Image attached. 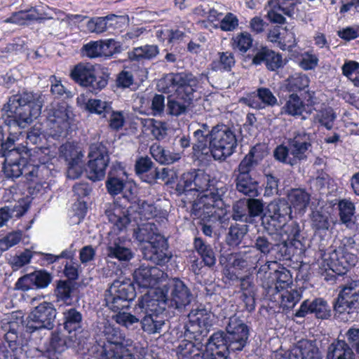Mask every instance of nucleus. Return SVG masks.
<instances>
[{"instance_id":"49","label":"nucleus","mask_w":359,"mask_h":359,"mask_svg":"<svg viewBox=\"0 0 359 359\" xmlns=\"http://www.w3.org/2000/svg\"><path fill=\"white\" fill-rule=\"evenodd\" d=\"M287 197L291 209L294 208L299 212L304 210L310 201V194L302 189H292Z\"/></svg>"},{"instance_id":"10","label":"nucleus","mask_w":359,"mask_h":359,"mask_svg":"<svg viewBox=\"0 0 359 359\" xmlns=\"http://www.w3.org/2000/svg\"><path fill=\"white\" fill-rule=\"evenodd\" d=\"M323 256L329 269L334 273L332 275L326 273V281L335 282L337 276H344L357 262V257L348 252L345 245L334 248L331 246L327 249V253L325 252Z\"/></svg>"},{"instance_id":"3","label":"nucleus","mask_w":359,"mask_h":359,"mask_svg":"<svg viewBox=\"0 0 359 359\" xmlns=\"http://www.w3.org/2000/svg\"><path fill=\"white\" fill-rule=\"evenodd\" d=\"M260 148L259 144L252 147L233 172L236 191L250 198H256L262 191L259 176L255 170L258 165L257 154Z\"/></svg>"},{"instance_id":"18","label":"nucleus","mask_w":359,"mask_h":359,"mask_svg":"<svg viewBox=\"0 0 359 359\" xmlns=\"http://www.w3.org/2000/svg\"><path fill=\"white\" fill-rule=\"evenodd\" d=\"M310 79L303 73L290 75L285 81L284 89L287 93H297L303 97L308 104H314L315 92L309 89Z\"/></svg>"},{"instance_id":"27","label":"nucleus","mask_w":359,"mask_h":359,"mask_svg":"<svg viewBox=\"0 0 359 359\" xmlns=\"http://www.w3.org/2000/svg\"><path fill=\"white\" fill-rule=\"evenodd\" d=\"M164 275V271L156 266L142 265L135 271L134 280L141 287H154L162 280Z\"/></svg>"},{"instance_id":"58","label":"nucleus","mask_w":359,"mask_h":359,"mask_svg":"<svg viewBox=\"0 0 359 359\" xmlns=\"http://www.w3.org/2000/svg\"><path fill=\"white\" fill-rule=\"evenodd\" d=\"M280 295V306L283 310L293 309L302 298V291L297 289H288L281 292Z\"/></svg>"},{"instance_id":"60","label":"nucleus","mask_w":359,"mask_h":359,"mask_svg":"<svg viewBox=\"0 0 359 359\" xmlns=\"http://www.w3.org/2000/svg\"><path fill=\"white\" fill-rule=\"evenodd\" d=\"M195 142L193 144V154L195 156L199 157L204 154V151L209 148L208 144L209 143L210 135L205 133L201 129H198L194 133Z\"/></svg>"},{"instance_id":"34","label":"nucleus","mask_w":359,"mask_h":359,"mask_svg":"<svg viewBox=\"0 0 359 359\" xmlns=\"http://www.w3.org/2000/svg\"><path fill=\"white\" fill-rule=\"evenodd\" d=\"M282 359H322V355L315 341L302 339L297 342L295 353Z\"/></svg>"},{"instance_id":"32","label":"nucleus","mask_w":359,"mask_h":359,"mask_svg":"<svg viewBox=\"0 0 359 359\" xmlns=\"http://www.w3.org/2000/svg\"><path fill=\"white\" fill-rule=\"evenodd\" d=\"M239 298L245 304V308L249 312L255 309L256 287L251 276L241 277L239 281Z\"/></svg>"},{"instance_id":"23","label":"nucleus","mask_w":359,"mask_h":359,"mask_svg":"<svg viewBox=\"0 0 359 359\" xmlns=\"http://www.w3.org/2000/svg\"><path fill=\"white\" fill-rule=\"evenodd\" d=\"M70 107L66 102L58 103L57 106L50 110L48 121L50 127L55 133L61 134L70 126Z\"/></svg>"},{"instance_id":"45","label":"nucleus","mask_w":359,"mask_h":359,"mask_svg":"<svg viewBox=\"0 0 359 359\" xmlns=\"http://www.w3.org/2000/svg\"><path fill=\"white\" fill-rule=\"evenodd\" d=\"M149 151L154 160L161 165L172 164L181 158L180 154L171 152L158 143H154Z\"/></svg>"},{"instance_id":"52","label":"nucleus","mask_w":359,"mask_h":359,"mask_svg":"<svg viewBox=\"0 0 359 359\" xmlns=\"http://www.w3.org/2000/svg\"><path fill=\"white\" fill-rule=\"evenodd\" d=\"M60 156L68 163V175L71 177L74 166L78 163L79 156L76 147L72 142H67L60 148Z\"/></svg>"},{"instance_id":"39","label":"nucleus","mask_w":359,"mask_h":359,"mask_svg":"<svg viewBox=\"0 0 359 359\" xmlns=\"http://www.w3.org/2000/svg\"><path fill=\"white\" fill-rule=\"evenodd\" d=\"M137 70H139V68H134L132 63L129 61L125 69L120 72L117 75L116 80L117 86L126 88L133 84L135 79L144 81L147 78V74L141 76Z\"/></svg>"},{"instance_id":"56","label":"nucleus","mask_w":359,"mask_h":359,"mask_svg":"<svg viewBox=\"0 0 359 359\" xmlns=\"http://www.w3.org/2000/svg\"><path fill=\"white\" fill-rule=\"evenodd\" d=\"M106 292L114 296L134 299L135 297V287L133 284L115 280L107 290Z\"/></svg>"},{"instance_id":"1","label":"nucleus","mask_w":359,"mask_h":359,"mask_svg":"<svg viewBox=\"0 0 359 359\" xmlns=\"http://www.w3.org/2000/svg\"><path fill=\"white\" fill-rule=\"evenodd\" d=\"M226 330V333H213L205 349L201 342L182 341L177 347V359H227L230 352L242 351L248 341V326L238 318H230Z\"/></svg>"},{"instance_id":"62","label":"nucleus","mask_w":359,"mask_h":359,"mask_svg":"<svg viewBox=\"0 0 359 359\" xmlns=\"http://www.w3.org/2000/svg\"><path fill=\"white\" fill-rule=\"evenodd\" d=\"M239 25L238 17L233 13L228 12L220 20L219 23L214 25L215 29H220L223 32H233Z\"/></svg>"},{"instance_id":"14","label":"nucleus","mask_w":359,"mask_h":359,"mask_svg":"<svg viewBox=\"0 0 359 359\" xmlns=\"http://www.w3.org/2000/svg\"><path fill=\"white\" fill-rule=\"evenodd\" d=\"M167 307L168 308V299L161 287H156L138 298L134 312L137 316H143L144 313L163 315Z\"/></svg>"},{"instance_id":"38","label":"nucleus","mask_w":359,"mask_h":359,"mask_svg":"<svg viewBox=\"0 0 359 359\" xmlns=\"http://www.w3.org/2000/svg\"><path fill=\"white\" fill-rule=\"evenodd\" d=\"M326 359H355V355L348 344L337 339L329 345Z\"/></svg>"},{"instance_id":"55","label":"nucleus","mask_w":359,"mask_h":359,"mask_svg":"<svg viewBox=\"0 0 359 359\" xmlns=\"http://www.w3.org/2000/svg\"><path fill=\"white\" fill-rule=\"evenodd\" d=\"M223 258L225 262L222 264L235 270H244L248 268L249 262L246 253L231 252L223 256Z\"/></svg>"},{"instance_id":"35","label":"nucleus","mask_w":359,"mask_h":359,"mask_svg":"<svg viewBox=\"0 0 359 359\" xmlns=\"http://www.w3.org/2000/svg\"><path fill=\"white\" fill-rule=\"evenodd\" d=\"M127 177L123 168H112L105 182L108 193L111 196H116L122 192L126 186Z\"/></svg>"},{"instance_id":"43","label":"nucleus","mask_w":359,"mask_h":359,"mask_svg":"<svg viewBox=\"0 0 359 359\" xmlns=\"http://www.w3.org/2000/svg\"><path fill=\"white\" fill-rule=\"evenodd\" d=\"M311 225L315 234L325 235L331 228L330 214L319 210L313 211L311 216Z\"/></svg>"},{"instance_id":"25","label":"nucleus","mask_w":359,"mask_h":359,"mask_svg":"<svg viewBox=\"0 0 359 359\" xmlns=\"http://www.w3.org/2000/svg\"><path fill=\"white\" fill-rule=\"evenodd\" d=\"M252 63L256 66L264 64L266 69L271 72L277 71L285 65L282 55L266 46L257 48L252 56Z\"/></svg>"},{"instance_id":"59","label":"nucleus","mask_w":359,"mask_h":359,"mask_svg":"<svg viewBox=\"0 0 359 359\" xmlns=\"http://www.w3.org/2000/svg\"><path fill=\"white\" fill-rule=\"evenodd\" d=\"M133 299L126 298L120 296H114L110 293L105 292L104 300L107 306L113 312L118 313L125 309L130 307V302Z\"/></svg>"},{"instance_id":"50","label":"nucleus","mask_w":359,"mask_h":359,"mask_svg":"<svg viewBox=\"0 0 359 359\" xmlns=\"http://www.w3.org/2000/svg\"><path fill=\"white\" fill-rule=\"evenodd\" d=\"M218 58L212 61L211 69L215 72H231L235 66L236 59L231 51L219 52Z\"/></svg>"},{"instance_id":"63","label":"nucleus","mask_w":359,"mask_h":359,"mask_svg":"<svg viewBox=\"0 0 359 359\" xmlns=\"http://www.w3.org/2000/svg\"><path fill=\"white\" fill-rule=\"evenodd\" d=\"M142 316L122 311L115 314L113 319L117 324L129 329L135 324L140 323V317Z\"/></svg>"},{"instance_id":"5","label":"nucleus","mask_w":359,"mask_h":359,"mask_svg":"<svg viewBox=\"0 0 359 359\" xmlns=\"http://www.w3.org/2000/svg\"><path fill=\"white\" fill-rule=\"evenodd\" d=\"M209 135V149L215 160L224 161L236 151V135L229 126L217 124L212 128Z\"/></svg>"},{"instance_id":"51","label":"nucleus","mask_w":359,"mask_h":359,"mask_svg":"<svg viewBox=\"0 0 359 359\" xmlns=\"http://www.w3.org/2000/svg\"><path fill=\"white\" fill-rule=\"evenodd\" d=\"M248 231V226L245 224H231L226 236V243L230 247H238L242 243Z\"/></svg>"},{"instance_id":"21","label":"nucleus","mask_w":359,"mask_h":359,"mask_svg":"<svg viewBox=\"0 0 359 359\" xmlns=\"http://www.w3.org/2000/svg\"><path fill=\"white\" fill-rule=\"evenodd\" d=\"M114 39L90 41L82 46L81 55L90 59L111 57L115 53Z\"/></svg>"},{"instance_id":"29","label":"nucleus","mask_w":359,"mask_h":359,"mask_svg":"<svg viewBox=\"0 0 359 359\" xmlns=\"http://www.w3.org/2000/svg\"><path fill=\"white\" fill-rule=\"evenodd\" d=\"M292 164H297L306 158V153L311 146L309 138L305 133H298L287 141Z\"/></svg>"},{"instance_id":"33","label":"nucleus","mask_w":359,"mask_h":359,"mask_svg":"<svg viewBox=\"0 0 359 359\" xmlns=\"http://www.w3.org/2000/svg\"><path fill=\"white\" fill-rule=\"evenodd\" d=\"M15 153L13 158L7 157L4 160L2 170L6 179L18 178L22 175L25 170L29 168L27 160L22 157L20 152Z\"/></svg>"},{"instance_id":"22","label":"nucleus","mask_w":359,"mask_h":359,"mask_svg":"<svg viewBox=\"0 0 359 359\" xmlns=\"http://www.w3.org/2000/svg\"><path fill=\"white\" fill-rule=\"evenodd\" d=\"M159 53L156 45H144L134 48L128 53V58L134 68H139V74L141 76L148 74L145 62L154 59Z\"/></svg>"},{"instance_id":"46","label":"nucleus","mask_w":359,"mask_h":359,"mask_svg":"<svg viewBox=\"0 0 359 359\" xmlns=\"http://www.w3.org/2000/svg\"><path fill=\"white\" fill-rule=\"evenodd\" d=\"M140 323L144 332L149 334L160 333L165 325L164 315L144 313Z\"/></svg>"},{"instance_id":"47","label":"nucleus","mask_w":359,"mask_h":359,"mask_svg":"<svg viewBox=\"0 0 359 359\" xmlns=\"http://www.w3.org/2000/svg\"><path fill=\"white\" fill-rule=\"evenodd\" d=\"M74 290V283L70 280H56V285L54 289V294L57 302H62L66 305H72L73 303V293Z\"/></svg>"},{"instance_id":"24","label":"nucleus","mask_w":359,"mask_h":359,"mask_svg":"<svg viewBox=\"0 0 359 359\" xmlns=\"http://www.w3.org/2000/svg\"><path fill=\"white\" fill-rule=\"evenodd\" d=\"M281 114L297 118L306 111V105H309L303 97L297 93H286L279 96Z\"/></svg>"},{"instance_id":"26","label":"nucleus","mask_w":359,"mask_h":359,"mask_svg":"<svg viewBox=\"0 0 359 359\" xmlns=\"http://www.w3.org/2000/svg\"><path fill=\"white\" fill-rule=\"evenodd\" d=\"M309 313H314L317 318L328 319L332 316V310L325 299L316 298L312 302L304 301L294 316L297 318H304Z\"/></svg>"},{"instance_id":"40","label":"nucleus","mask_w":359,"mask_h":359,"mask_svg":"<svg viewBox=\"0 0 359 359\" xmlns=\"http://www.w3.org/2000/svg\"><path fill=\"white\" fill-rule=\"evenodd\" d=\"M253 43L252 35L247 31L234 34L230 39V46L232 50L242 55H244L252 48Z\"/></svg>"},{"instance_id":"4","label":"nucleus","mask_w":359,"mask_h":359,"mask_svg":"<svg viewBox=\"0 0 359 359\" xmlns=\"http://www.w3.org/2000/svg\"><path fill=\"white\" fill-rule=\"evenodd\" d=\"M96 343L101 348L99 359H134L128 349L133 346V340L126 338L125 333L114 325H105L97 334Z\"/></svg>"},{"instance_id":"16","label":"nucleus","mask_w":359,"mask_h":359,"mask_svg":"<svg viewBox=\"0 0 359 359\" xmlns=\"http://www.w3.org/2000/svg\"><path fill=\"white\" fill-rule=\"evenodd\" d=\"M168 299V308L182 309L191 302L192 294L190 290L180 278H173L161 287Z\"/></svg>"},{"instance_id":"31","label":"nucleus","mask_w":359,"mask_h":359,"mask_svg":"<svg viewBox=\"0 0 359 359\" xmlns=\"http://www.w3.org/2000/svg\"><path fill=\"white\" fill-rule=\"evenodd\" d=\"M46 19L36 6H30L24 10L13 12L6 22L25 26L34 22H42Z\"/></svg>"},{"instance_id":"6","label":"nucleus","mask_w":359,"mask_h":359,"mask_svg":"<svg viewBox=\"0 0 359 359\" xmlns=\"http://www.w3.org/2000/svg\"><path fill=\"white\" fill-rule=\"evenodd\" d=\"M69 78L79 86L97 93L107 86L109 74L90 62H79L71 68Z\"/></svg>"},{"instance_id":"42","label":"nucleus","mask_w":359,"mask_h":359,"mask_svg":"<svg viewBox=\"0 0 359 359\" xmlns=\"http://www.w3.org/2000/svg\"><path fill=\"white\" fill-rule=\"evenodd\" d=\"M280 226V228H277V230L271 231L278 233L285 245H294V242L298 241L300 235L301 229L299 224L295 221H291L289 222H285Z\"/></svg>"},{"instance_id":"13","label":"nucleus","mask_w":359,"mask_h":359,"mask_svg":"<svg viewBox=\"0 0 359 359\" xmlns=\"http://www.w3.org/2000/svg\"><path fill=\"white\" fill-rule=\"evenodd\" d=\"M57 311L50 302H43L36 306L29 314L25 330L33 333L41 329L52 330L54 327Z\"/></svg>"},{"instance_id":"41","label":"nucleus","mask_w":359,"mask_h":359,"mask_svg":"<svg viewBox=\"0 0 359 359\" xmlns=\"http://www.w3.org/2000/svg\"><path fill=\"white\" fill-rule=\"evenodd\" d=\"M189 325L187 330L192 334H202L208 326V317L203 309L191 310L188 314Z\"/></svg>"},{"instance_id":"30","label":"nucleus","mask_w":359,"mask_h":359,"mask_svg":"<svg viewBox=\"0 0 359 359\" xmlns=\"http://www.w3.org/2000/svg\"><path fill=\"white\" fill-rule=\"evenodd\" d=\"M154 163L149 156H140L135 164V174L140 179L149 184H154L159 178V171L157 168L154 170Z\"/></svg>"},{"instance_id":"61","label":"nucleus","mask_w":359,"mask_h":359,"mask_svg":"<svg viewBox=\"0 0 359 359\" xmlns=\"http://www.w3.org/2000/svg\"><path fill=\"white\" fill-rule=\"evenodd\" d=\"M18 327L17 323L8 322L5 326L6 333L4 334V339L8 343L9 348L15 351L22 346L21 340L19 338L18 332L15 327Z\"/></svg>"},{"instance_id":"2","label":"nucleus","mask_w":359,"mask_h":359,"mask_svg":"<svg viewBox=\"0 0 359 359\" xmlns=\"http://www.w3.org/2000/svg\"><path fill=\"white\" fill-rule=\"evenodd\" d=\"M198 86L197 78L191 73L185 72L167 74L157 84L159 91L175 97V99L168 100V113L175 116L187 111L194 100Z\"/></svg>"},{"instance_id":"28","label":"nucleus","mask_w":359,"mask_h":359,"mask_svg":"<svg viewBox=\"0 0 359 359\" xmlns=\"http://www.w3.org/2000/svg\"><path fill=\"white\" fill-rule=\"evenodd\" d=\"M62 325L64 330L69 334L70 341H76L78 334L82 331L83 316L76 308H70L63 312Z\"/></svg>"},{"instance_id":"19","label":"nucleus","mask_w":359,"mask_h":359,"mask_svg":"<svg viewBox=\"0 0 359 359\" xmlns=\"http://www.w3.org/2000/svg\"><path fill=\"white\" fill-rule=\"evenodd\" d=\"M239 102L252 109L261 110L267 107H274L278 100L269 88L259 87L256 91L245 93L239 99Z\"/></svg>"},{"instance_id":"17","label":"nucleus","mask_w":359,"mask_h":359,"mask_svg":"<svg viewBox=\"0 0 359 359\" xmlns=\"http://www.w3.org/2000/svg\"><path fill=\"white\" fill-rule=\"evenodd\" d=\"M292 218L291 205L285 199H278L270 202L266 206L265 219L266 228L270 230H277L280 225Z\"/></svg>"},{"instance_id":"36","label":"nucleus","mask_w":359,"mask_h":359,"mask_svg":"<svg viewBox=\"0 0 359 359\" xmlns=\"http://www.w3.org/2000/svg\"><path fill=\"white\" fill-rule=\"evenodd\" d=\"M193 245L194 250L201 259V262L204 266L212 267L215 265L216 254L210 244L201 237H195Z\"/></svg>"},{"instance_id":"54","label":"nucleus","mask_w":359,"mask_h":359,"mask_svg":"<svg viewBox=\"0 0 359 359\" xmlns=\"http://www.w3.org/2000/svg\"><path fill=\"white\" fill-rule=\"evenodd\" d=\"M69 339V334L67 336L62 333L60 327L52 332L49 341V347L54 352L61 353L65 350L67 347L70 346V343H75Z\"/></svg>"},{"instance_id":"11","label":"nucleus","mask_w":359,"mask_h":359,"mask_svg":"<svg viewBox=\"0 0 359 359\" xmlns=\"http://www.w3.org/2000/svg\"><path fill=\"white\" fill-rule=\"evenodd\" d=\"M7 111L13 114L18 125L25 128L36 118L40 109L36 107L32 96L28 93H18L10 97Z\"/></svg>"},{"instance_id":"44","label":"nucleus","mask_w":359,"mask_h":359,"mask_svg":"<svg viewBox=\"0 0 359 359\" xmlns=\"http://www.w3.org/2000/svg\"><path fill=\"white\" fill-rule=\"evenodd\" d=\"M274 288L269 287L268 293L275 291L276 293H280L286 289L291 288L292 285V276L290 270L285 267L279 268L273 273Z\"/></svg>"},{"instance_id":"9","label":"nucleus","mask_w":359,"mask_h":359,"mask_svg":"<svg viewBox=\"0 0 359 359\" xmlns=\"http://www.w3.org/2000/svg\"><path fill=\"white\" fill-rule=\"evenodd\" d=\"M221 184L205 171L194 169L180 176L175 184L174 193L179 196L193 191L202 194L219 187Z\"/></svg>"},{"instance_id":"53","label":"nucleus","mask_w":359,"mask_h":359,"mask_svg":"<svg viewBox=\"0 0 359 359\" xmlns=\"http://www.w3.org/2000/svg\"><path fill=\"white\" fill-rule=\"evenodd\" d=\"M85 109L90 114H97L100 118H106L111 111V105L100 99L90 98L85 104Z\"/></svg>"},{"instance_id":"15","label":"nucleus","mask_w":359,"mask_h":359,"mask_svg":"<svg viewBox=\"0 0 359 359\" xmlns=\"http://www.w3.org/2000/svg\"><path fill=\"white\" fill-rule=\"evenodd\" d=\"M86 169L88 177L93 182L103 180L109 163V155L107 147L102 143L92 144L90 147Z\"/></svg>"},{"instance_id":"8","label":"nucleus","mask_w":359,"mask_h":359,"mask_svg":"<svg viewBox=\"0 0 359 359\" xmlns=\"http://www.w3.org/2000/svg\"><path fill=\"white\" fill-rule=\"evenodd\" d=\"M147 231V228H142L136 233V238L139 241L147 243L142 250L144 258L156 265H165L172 257L171 253L168 251L167 240L160 233L146 234Z\"/></svg>"},{"instance_id":"20","label":"nucleus","mask_w":359,"mask_h":359,"mask_svg":"<svg viewBox=\"0 0 359 359\" xmlns=\"http://www.w3.org/2000/svg\"><path fill=\"white\" fill-rule=\"evenodd\" d=\"M123 197L130 205L128 206L126 204L118 205L117 203L112 212L108 215L109 222L113 223L120 231L126 228L130 222V209L132 208V204L138 201V198L133 193L132 189H129L128 193L125 192Z\"/></svg>"},{"instance_id":"37","label":"nucleus","mask_w":359,"mask_h":359,"mask_svg":"<svg viewBox=\"0 0 359 359\" xmlns=\"http://www.w3.org/2000/svg\"><path fill=\"white\" fill-rule=\"evenodd\" d=\"M118 17L114 14L105 17H93L86 23L87 30L91 33L101 34L118 23Z\"/></svg>"},{"instance_id":"48","label":"nucleus","mask_w":359,"mask_h":359,"mask_svg":"<svg viewBox=\"0 0 359 359\" xmlns=\"http://www.w3.org/2000/svg\"><path fill=\"white\" fill-rule=\"evenodd\" d=\"M107 253L109 258L116 259L120 262H129L133 257L131 249L121 244L119 238L107 245Z\"/></svg>"},{"instance_id":"7","label":"nucleus","mask_w":359,"mask_h":359,"mask_svg":"<svg viewBox=\"0 0 359 359\" xmlns=\"http://www.w3.org/2000/svg\"><path fill=\"white\" fill-rule=\"evenodd\" d=\"M334 317L339 321L348 322L359 310V283L353 281L344 286L333 304Z\"/></svg>"},{"instance_id":"64","label":"nucleus","mask_w":359,"mask_h":359,"mask_svg":"<svg viewBox=\"0 0 359 359\" xmlns=\"http://www.w3.org/2000/svg\"><path fill=\"white\" fill-rule=\"evenodd\" d=\"M26 175L30 177L31 180H34V177L36 180L41 182L48 180L51 175V170L48 167L46 163H41L40 164L33 165L32 170H29Z\"/></svg>"},{"instance_id":"57","label":"nucleus","mask_w":359,"mask_h":359,"mask_svg":"<svg viewBox=\"0 0 359 359\" xmlns=\"http://www.w3.org/2000/svg\"><path fill=\"white\" fill-rule=\"evenodd\" d=\"M340 221L346 226L353 223V217L355 212V206L353 202L347 199L340 200L338 203Z\"/></svg>"},{"instance_id":"12","label":"nucleus","mask_w":359,"mask_h":359,"mask_svg":"<svg viewBox=\"0 0 359 359\" xmlns=\"http://www.w3.org/2000/svg\"><path fill=\"white\" fill-rule=\"evenodd\" d=\"M226 191V185L221 184L208 192L202 193L192 205L193 214L198 217H206L219 215L218 211L222 212L225 208L223 198Z\"/></svg>"}]
</instances>
